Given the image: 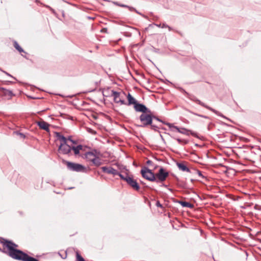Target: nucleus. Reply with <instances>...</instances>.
I'll return each mask as SVG.
<instances>
[{
	"mask_svg": "<svg viewBox=\"0 0 261 261\" xmlns=\"http://www.w3.org/2000/svg\"><path fill=\"white\" fill-rule=\"evenodd\" d=\"M2 243L8 249V254L12 258L22 261H38L35 258L29 256L23 252L16 249L18 246L11 241L3 240Z\"/></svg>",
	"mask_w": 261,
	"mask_h": 261,
	"instance_id": "obj_1",
	"label": "nucleus"
},
{
	"mask_svg": "<svg viewBox=\"0 0 261 261\" xmlns=\"http://www.w3.org/2000/svg\"><path fill=\"white\" fill-rule=\"evenodd\" d=\"M63 162L65 163L67 168L69 170L75 172H84L85 170V167L81 164L65 161Z\"/></svg>",
	"mask_w": 261,
	"mask_h": 261,
	"instance_id": "obj_2",
	"label": "nucleus"
},
{
	"mask_svg": "<svg viewBox=\"0 0 261 261\" xmlns=\"http://www.w3.org/2000/svg\"><path fill=\"white\" fill-rule=\"evenodd\" d=\"M140 120L142 123L140 126L146 127L152 124V116L148 113H142L140 116Z\"/></svg>",
	"mask_w": 261,
	"mask_h": 261,
	"instance_id": "obj_3",
	"label": "nucleus"
},
{
	"mask_svg": "<svg viewBox=\"0 0 261 261\" xmlns=\"http://www.w3.org/2000/svg\"><path fill=\"white\" fill-rule=\"evenodd\" d=\"M141 173L142 176L147 180L151 181L156 180L155 174L146 167H144L141 170Z\"/></svg>",
	"mask_w": 261,
	"mask_h": 261,
	"instance_id": "obj_4",
	"label": "nucleus"
},
{
	"mask_svg": "<svg viewBox=\"0 0 261 261\" xmlns=\"http://www.w3.org/2000/svg\"><path fill=\"white\" fill-rule=\"evenodd\" d=\"M169 173L165 170L163 168H161L159 171V172L155 175L156 182H163L165 181L166 178L168 176Z\"/></svg>",
	"mask_w": 261,
	"mask_h": 261,
	"instance_id": "obj_5",
	"label": "nucleus"
},
{
	"mask_svg": "<svg viewBox=\"0 0 261 261\" xmlns=\"http://www.w3.org/2000/svg\"><path fill=\"white\" fill-rule=\"evenodd\" d=\"M190 98L192 100L196 102L197 103H198L200 106H201L206 108L207 109L212 111L213 112H214L215 114H216L218 116H221V117H223L224 118L226 119V118L223 115H222L221 113H220L219 112H218V111H216V110L213 109L212 108H211V107L206 105L205 103H204L203 102H201L200 100L198 99L196 97H190Z\"/></svg>",
	"mask_w": 261,
	"mask_h": 261,
	"instance_id": "obj_6",
	"label": "nucleus"
},
{
	"mask_svg": "<svg viewBox=\"0 0 261 261\" xmlns=\"http://www.w3.org/2000/svg\"><path fill=\"white\" fill-rule=\"evenodd\" d=\"M111 95L113 97L115 102L120 105H126L125 101L121 98L119 92L112 90Z\"/></svg>",
	"mask_w": 261,
	"mask_h": 261,
	"instance_id": "obj_7",
	"label": "nucleus"
},
{
	"mask_svg": "<svg viewBox=\"0 0 261 261\" xmlns=\"http://www.w3.org/2000/svg\"><path fill=\"white\" fill-rule=\"evenodd\" d=\"M71 150V147L67 142L65 143H60L59 147V151L64 154H68Z\"/></svg>",
	"mask_w": 261,
	"mask_h": 261,
	"instance_id": "obj_8",
	"label": "nucleus"
},
{
	"mask_svg": "<svg viewBox=\"0 0 261 261\" xmlns=\"http://www.w3.org/2000/svg\"><path fill=\"white\" fill-rule=\"evenodd\" d=\"M126 182L132 187L134 190L138 191L140 189V186L137 181L133 178L129 176L125 179Z\"/></svg>",
	"mask_w": 261,
	"mask_h": 261,
	"instance_id": "obj_9",
	"label": "nucleus"
},
{
	"mask_svg": "<svg viewBox=\"0 0 261 261\" xmlns=\"http://www.w3.org/2000/svg\"><path fill=\"white\" fill-rule=\"evenodd\" d=\"M135 110L137 112H142L143 113H150V111L148 110L145 105L141 103H137L134 106Z\"/></svg>",
	"mask_w": 261,
	"mask_h": 261,
	"instance_id": "obj_10",
	"label": "nucleus"
},
{
	"mask_svg": "<svg viewBox=\"0 0 261 261\" xmlns=\"http://www.w3.org/2000/svg\"><path fill=\"white\" fill-rule=\"evenodd\" d=\"M99 154V152L94 150L86 153L85 158L88 161L91 162L95 158L98 156Z\"/></svg>",
	"mask_w": 261,
	"mask_h": 261,
	"instance_id": "obj_11",
	"label": "nucleus"
},
{
	"mask_svg": "<svg viewBox=\"0 0 261 261\" xmlns=\"http://www.w3.org/2000/svg\"><path fill=\"white\" fill-rule=\"evenodd\" d=\"M102 171L103 172L107 173L108 174H112L113 175H117L118 174V172L116 169H114L112 167H102L101 168Z\"/></svg>",
	"mask_w": 261,
	"mask_h": 261,
	"instance_id": "obj_12",
	"label": "nucleus"
},
{
	"mask_svg": "<svg viewBox=\"0 0 261 261\" xmlns=\"http://www.w3.org/2000/svg\"><path fill=\"white\" fill-rule=\"evenodd\" d=\"M36 123L41 129L49 132V124L48 123L43 120L37 121Z\"/></svg>",
	"mask_w": 261,
	"mask_h": 261,
	"instance_id": "obj_13",
	"label": "nucleus"
},
{
	"mask_svg": "<svg viewBox=\"0 0 261 261\" xmlns=\"http://www.w3.org/2000/svg\"><path fill=\"white\" fill-rule=\"evenodd\" d=\"M176 165L178 167V169L182 171L187 172H190V170L189 169V168L188 167H187V166L184 163H177Z\"/></svg>",
	"mask_w": 261,
	"mask_h": 261,
	"instance_id": "obj_14",
	"label": "nucleus"
},
{
	"mask_svg": "<svg viewBox=\"0 0 261 261\" xmlns=\"http://www.w3.org/2000/svg\"><path fill=\"white\" fill-rule=\"evenodd\" d=\"M114 4L115 5H117V6H120V7H122L127 8L128 9V10L130 11H134L136 13H137L138 14H141V13H140L138 11H137L134 8H133L132 7H130V6L122 4H121V3H120L118 2H114Z\"/></svg>",
	"mask_w": 261,
	"mask_h": 261,
	"instance_id": "obj_15",
	"label": "nucleus"
},
{
	"mask_svg": "<svg viewBox=\"0 0 261 261\" xmlns=\"http://www.w3.org/2000/svg\"><path fill=\"white\" fill-rule=\"evenodd\" d=\"M0 91H1L3 94L5 96H8L12 97L13 96V93L11 91L7 90L3 87H0Z\"/></svg>",
	"mask_w": 261,
	"mask_h": 261,
	"instance_id": "obj_16",
	"label": "nucleus"
},
{
	"mask_svg": "<svg viewBox=\"0 0 261 261\" xmlns=\"http://www.w3.org/2000/svg\"><path fill=\"white\" fill-rule=\"evenodd\" d=\"M179 133L186 135H189L190 134H191L193 136H195V133L193 132L191 130H188L185 128H181Z\"/></svg>",
	"mask_w": 261,
	"mask_h": 261,
	"instance_id": "obj_17",
	"label": "nucleus"
},
{
	"mask_svg": "<svg viewBox=\"0 0 261 261\" xmlns=\"http://www.w3.org/2000/svg\"><path fill=\"white\" fill-rule=\"evenodd\" d=\"M56 137L58 138V139L60 140L61 143H65L67 142V138H65L63 135H62L60 133H56Z\"/></svg>",
	"mask_w": 261,
	"mask_h": 261,
	"instance_id": "obj_18",
	"label": "nucleus"
},
{
	"mask_svg": "<svg viewBox=\"0 0 261 261\" xmlns=\"http://www.w3.org/2000/svg\"><path fill=\"white\" fill-rule=\"evenodd\" d=\"M128 99V105H134V106L137 103L136 100L129 94L127 95Z\"/></svg>",
	"mask_w": 261,
	"mask_h": 261,
	"instance_id": "obj_19",
	"label": "nucleus"
},
{
	"mask_svg": "<svg viewBox=\"0 0 261 261\" xmlns=\"http://www.w3.org/2000/svg\"><path fill=\"white\" fill-rule=\"evenodd\" d=\"M91 162L96 166H99L102 164V163L101 162V160L98 157V156H97L96 158H95L93 160L91 161Z\"/></svg>",
	"mask_w": 261,
	"mask_h": 261,
	"instance_id": "obj_20",
	"label": "nucleus"
},
{
	"mask_svg": "<svg viewBox=\"0 0 261 261\" xmlns=\"http://www.w3.org/2000/svg\"><path fill=\"white\" fill-rule=\"evenodd\" d=\"M83 148V146L81 145H77V146H72L71 147V150H73L74 153L75 155L78 154L80 152V151L82 150Z\"/></svg>",
	"mask_w": 261,
	"mask_h": 261,
	"instance_id": "obj_21",
	"label": "nucleus"
},
{
	"mask_svg": "<svg viewBox=\"0 0 261 261\" xmlns=\"http://www.w3.org/2000/svg\"><path fill=\"white\" fill-rule=\"evenodd\" d=\"M14 47L20 53L24 52V50L19 45L18 43L16 41H14Z\"/></svg>",
	"mask_w": 261,
	"mask_h": 261,
	"instance_id": "obj_22",
	"label": "nucleus"
},
{
	"mask_svg": "<svg viewBox=\"0 0 261 261\" xmlns=\"http://www.w3.org/2000/svg\"><path fill=\"white\" fill-rule=\"evenodd\" d=\"M179 203L184 207H191L192 206L190 203L186 201H180Z\"/></svg>",
	"mask_w": 261,
	"mask_h": 261,
	"instance_id": "obj_23",
	"label": "nucleus"
},
{
	"mask_svg": "<svg viewBox=\"0 0 261 261\" xmlns=\"http://www.w3.org/2000/svg\"><path fill=\"white\" fill-rule=\"evenodd\" d=\"M154 25H155L156 26H157L159 28H168L169 29V31H171L172 30V29L169 26L166 25L165 23H163V24H161V23H160V24H154Z\"/></svg>",
	"mask_w": 261,
	"mask_h": 261,
	"instance_id": "obj_24",
	"label": "nucleus"
},
{
	"mask_svg": "<svg viewBox=\"0 0 261 261\" xmlns=\"http://www.w3.org/2000/svg\"><path fill=\"white\" fill-rule=\"evenodd\" d=\"M167 125L169 126V127L171 128H174L175 129V130H176L178 133L180 131V128L178 127L177 126H174L173 125V124H170V123H167Z\"/></svg>",
	"mask_w": 261,
	"mask_h": 261,
	"instance_id": "obj_25",
	"label": "nucleus"
},
{
	"mask_svg": "<svg viewBox=\"0 0 261 261\" xmlns=\"http://www.w3.org/2000/svg\"><path fill=\"white\" fill-rule=\"evenodd\" d=\"M14 133L16 134L17 135L20 136L21 138L24 139L25 138V136L19 132H14Z\"/></svg>",
	"mask_w": 261,
	"mask_h": 261,
	"instance_id": "obj_26",
	"label": "nucleus"
},
{
	"mask_svg": "<svg viewBox=\"0 0 261 261\" xmlns=\"http://www.w3.org/2000/svg\"><path fill=\"white\" fill-rule=\"evenodd\" d=\"M76 261H85L83 257H82L78 253H76Z\"/></svg>",
	"mask_w": 261,
	"mask_h": 261,
	"instance_id": "obj_27",
	"label": "nucleus"
},
{
	"mask_svg": "<svg viewBox=\"0 0 261 261\" xmlns=\"http://www.w3.org/2000/svg\"><path fill=\"white\" fill-rule=\"evenodd\" d=\"M188 112H190L191 113L195 115H196V116H199L200 117H203V118H207L208 117L207 116H204V115H200V114H197V113H193L189 110H188Z\"/></svg>",
	"mask_w": 261,
	"mask_h": 261,
	"instance_id": "obj_28",
	"label": "nucleus"
},
{
	"mask_svg": "<svg viewBox=\"0 0 261 261\" xmlns=\"http://www.w3.org/2000/svg\"><path fill=\"white\" fill-rule=\"evenodd\" d=\"M117 175L120 176L121 179H123L125 181V179L127 178L128 177H129V176H128V175H126V176H123V175H122L121 174H120L119 172H118V174Z\"/></svg>",
	"mask_w": 261,
	"mask_h": 261,
	"instance_id": "obj_29",
	"label": "nucleus"
},
{
	"mask_svg": "<svg viewBox=\"0 0 261 261\" xmlns=\"http://www.w3.org/2000/svg\"><path fill=\"white\" fill-rule=\"evenodd\" d=\"M146 164H147V165H148V166H154V164L153 163L152 161H151V160H148L146 162Z\"/></svg>",
	"mask_w": 261,
	"mask_h": 261,
	"instance_id": "obj_30",
	"label": "nucleus"
},
{
	"mask_svg": "<svg viewBox=\"0 0 261 261\" xmlns=\"http://www.w3.org/2000/svg\"><path fill=\"white\" fill-rule=\"evenodd\" d=\"M0 70H1L2 72H3L4 73H5L6 74H7V75H8V76H10V77H12V78H13V79H15V77H14L13 76H12L11 74H9V73H8V72H6V71H3V70H1V69H0Z\"/></svg>",
	"mask_w": 261,
	"mask_h": 261,
	"instance_id": "obj_31",
	"label": "nucleus"
},
{
	"mask_svg": "<svg viewBox=\"0 0 261 261\" xmlns=\"http://www.w3.org/2000/svg\"><path fill=\"white\" fill-rule=\"evenodd\" d=\"M198 175L201 177L202 178H204V176L202 175V173L200 171H197Z\"/></svg>",
	"mask_w": 261,
	"mask_h": 261,
	"instance_id": "obj_32",
	"label": "nucleus"
},
{
	"mask_svg": "<svg viewBox=\"0 0 261 261\" xmlns=\"http://www.w3.org/2000/svg\"><path fill=\"white\" fill-rule=\"evenodd\" d=\"M178 142V143H181L182 142H184V140L180 139H179V138H176L175 139Z\"/></svg>",
	"mask_w": 261,
	"mask_h": 261,
	"instance_id": "obj_33",
	"label": "nucleus"
},
{
	"mask_svg": "<svg viewBox=\"0 0 261 261\" xmlns=\"http://www.w3.org/2000/svg\"><path fill=\"white\" fill-rule=\"evenodd\" d=\"M67 139V141H70L71 142H72L73 143H75V142L71 139L70 137H68V138Z\"/></svg>",
	"mask_w": 261,
	"mask_h": 261,
	"instance_id": "obj_34",
	"label": "nucleus"
},
{
	"mask_svg": "<svg viewBox=\"0 0 261 261\" xmlns=\"http://www.w3.org/2000/svg\"><path fill=\"white\" fill-rule=\"evenodd\" d=\"M156 205L158 206V207H162V204L159 202L158 201L156 203Z\"/></svg>",
	"mask_w": 261,
	"mask_h": 261,
	"instance_id": "obj_35",
	"label": "nucleus"
},
{
	"mask_svg": "<svg viewBox=\"0 0 261 261\" xmlns=\"http://www.w3.org/2000/svg\"><path fill=\"white\" fill-rule=\"evenodd\" d=\"M151 128H152V129H154V130H155V128H156V126H155V125H152V124H151Z\"/></svg>",
	"mask_w": 261,
	"mask_h": 261,
	"instance_id": "obj_36",
	"label": "nucleus"
},
{
	"mask_svg": "<svg viewBox=\"0 0 261 261\" xmlns=\"http://www.w3.org/2000/svg\"><path fill=\"white\" fill-rule=\"evenodd\" d=\"M153 118L155 119L156 120H158V121H160V120L159 118H156V117H155V116H152V119H153Z\"/></svg>",
	"mask_w": 261,
	"mask_h": 261,
	"instance_id": "obj_37",
	"label": "nucleus"
},
{
	"mask_svg": "<svg viewBox=\"0 0 261 261\" xmlns=\"http://www.w3.org/2000/svg\"><path fill=\"white\" fill-rule=\"evenodd\" d=\"M154 169H155L157 167L156 165H154V166H152Z\"/></svg>",
	"mask_w": 261,
	"mask_h": 261,
	"instance_id": "obj_38",
	"label": "nucleus"
},
{
	"mask_svg": "<svg viewBox=\"0 0 261 261\" xmlns=\"http://www.w3.org/2000/svg\"><path fill=\"white\" fill-rule=\"evenodd\" d=\"M8 83H12V82H10V81H8Z\"/></svg>",
	"mask_w": 261,
	"mask_h": 261,
	"instance_id": "obj_39",
	"label": "nucleus"
},
{
	"mask_svg": "<svg viewBox=\"0 0 261 261\" xmlns=\"http://www.w3.org/2000/svg\"><path fill=\"white\" fill-rule=\"evenodd\" d=\"M0 250H1V249L0 248Z\"/></svg>",
	"mask_w": 261,
	"mask_h": 261,
	"instance_id": "obj_40",
	"label": "nucleus"
}]
</instances>
